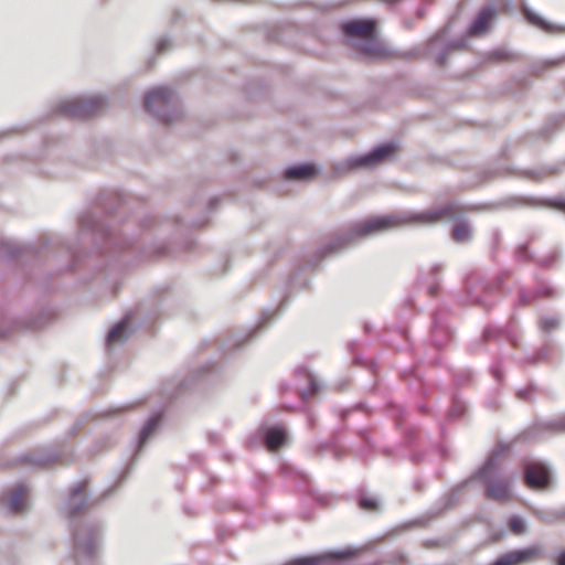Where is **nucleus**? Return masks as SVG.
Wrapping results in <instances>:
<instances>
[{"label":"nucleus","mask_w":565,"mask_h":565,"mask_svg":"<svg viewBox=\"0 0 565 565\" xmlns=\"http://www.w3.org/2000/svg\"><path fill=\"white\" fill-rule=\"evenodd\" d=\"M342 32L350 38H358L363 41L359 50L374 57L386 55V49L376 38V23L373 20H353L341 26Z\"/></svg>","instance_id":"nucleus-1"},{"label":"nucleus","mask_w":565,"mask_h":565,"mask_svg":"<svg viewBox=\"0 0 565 565\" xmlns=\"http://www.w3.org/2000/svg\"><path fill=\"white\" fill-rule=\"evenodd\" d=\"M406 224H409L407 213L374 216L355 224L352 227V234L359 237L367 236L397 228Z\"/></svg>","instance_id":"nucleus-2"},{"label":"nucleus","mask_w":565,"mask_h":565,"mask_svg":"<svg viewBox=\"0 0 565 565\" xmlns=\"http://www.w3.org/2000/svg\"><path fill=\"white\" fill-rule=\"evenodd\" d=\"M466 207L456 202H448L438 207L429 209L417 213H407L409 224L435 225L441 222H449L461 216Z\"/></svg>","instance_id":"nucleus-3"},{"label":"nucleus","mask_w":565,"mask_h":565,"mask_svg":"<svg viewBox=\"0 0 565 565\" xmlns=\"http://www.w3.org/2000/svg\"><path fill=\"white\" fill-rule=\"evenodd\" d=\"M551 482V471L546 465L532 461L524 467V483L527 488L543 491L550 488Z\"/></svg>","instance_id":"nucleus-4"},{"label":"nucleus","mask_w":565,"mask_h":565,"mask_svg":"<svg viewBox=\"0 0 565 565\" xmlns=\"http://www.w3.org/2000/svg\"><path fill=\"white\" fill-rule=\"evenodd\" d=\"M542 557L543 548L539 545H532L525 548L508 552L497 558L491 565H526L537 562Z\"/></svg>","instance_id":"nucleus-5"},{"label":"nucleus","mask_w":565,"mask_h":565,"mask_svg":"<svg viewBox=\"0 0 565 565\" xmlns=\"http://www.w3.org/2000/svg\"><path fill=\"white\" fill-rule=\"evenodd\" d=\"M104 105V99L100 97L73 99L64 105V111L72 117L88 118L99 113Z\"/></svg>","instance_id":"nucleus-6"},{"label":"nucleus","mask_w":565,"mask_h":565,"mask_svg":"<svg viewBox=\"0 0 565 565\" xmlns=\"http://www.w3.org/2000/svg\"><path fill=\"white\" fill-rule=\"evenodd\" d=\"M397 150V146L393 142H387L376 147L371 152L354 158L351 160L350 166L352 168L360 167H374L391 159Z\"/></svg>","instance_id":"nucleus-7"},{"label":"nucleus","mask_w":565,"mask_h":565,"mask_svg":"<svg viewBox=\"0 0 565 565\" xmlns=\"http://www.w3.org/2000/svg\"><path fill=\"white\" fill-rule=\"evenodd\" d=\"M360 551L353 547H347L340 551L329 552L322 555L303 556L288 561L282 565H320L328 559H350L358 556Z\"/></svg>","instance_id":"nucleus-8"},{"label":"nucleus","mask_w":565,"mask_h":565,"mask_svg":"<svg viewBox=\"0 0 565 565\" xmlns=\"http://www.w3.org/2000/svg\"><path fill=\"white\" fill-rule=\"evenodd\" d=\"M172 98V92L168 87H158L148 93L145 98V107L153 114H160L161 108L168 106Z\"/></svg>","instance_id":"nucleus-9"},{"label":"nucleus","mask_w":565,"mask_h":565,"mask_svg":"<svg viewBox=\"0 0 565 565\" xmlns=\"http://www.w3.org/2000/svg\"><path fill=\"white\" fill-rule=\"evenodd\" d=\"M495 17V10L492 7H487L482 9L475 21L472 22L469 34L473 36L482 35L484 34L492 22V20Z\"/></svg>","instance_id":"nucleus-10"},{"label":"nucleus","mask_w":565,"mask_h":565,"mask_svg":"<svg viewBox=\"0 0 565 565\" xmlns=\"http://www.w3.org/2000/svg\"><path fill=\"white\" fill-rule=\"evenodd\" d=\"M286 438L282 427H273L265 433L264 444L269 451H276L286 443Z\"/></svg>","instance_id":"nucleus-11"},{"label":"nucleus","mask_w":565,"mask_h":565,"mask_svg":"<svg viewBox=\"0 0 565 565\" xmlns=\"http://www.w3.org/2000/svg\"><path fill=\"white\" fill-rule=\"evenodd\" d=\"M28 489L24 486L17 487L8 499V507L12 513L22 512L26 505Z\"/></svg>","instance_id":"nucleus-12"},{"label":"nucleus","mask_w":565,"mask_h":565,"mask_svg":"<svg viewBox=\"0 0 565 565\" xmlns=\"http://www.w3.org/2000/svg\"><path fill=\"white\" fill-rule=\"evenodd\" d=\"M487 497L498 501H505L510 497V486L505 480L492 481L487 488Z\"/></svg>","instance_id":"nucleus-13"},{"label":"nucleus","mask_w":565,"mask_h":565,"mask_svg":"<svg viewBox=\"0 0 565 565\" xmlns=\"http://www.w3.org/2000/svg\"><path fill=\"white\" fill-rule=\"evenodd\" d=\"M472 237V230L468 222L458 221L451 231V238L457 243H467Z\"/></svg>","instance_id":"nucleus-14"},{"label":"nucleus","mask_w":565,"mask_h":565,"mask_svg":"<svg viewBox=\"0 0 565 565\" xmlns=\"http://www.w3.org/2000/svg\"><path fill=\"white\" fill-rule=\"evenodd\" d=\"M316 174V169L310 164L292 167L286 170L287 179H309Z\"/></svg>","instance_id":"nucleus-15"},{"label":"nucleus","mask_w":565,"mask_h":565,"mask_svg":"<svg viewBox=\"0 0 565 565\" xmlns=\"http://www.w3.org/2000/svg\"><path fill=\"white\" fill-rule=\"evenodd\" d=\"M127 329H128V322L121 321L118 324H116L108 333L107 342L108 344H114L117 342H121L127 337Z\"/></svg>","instance_id":"nucleus-16"},{"label":"nucleus","mask_w":565,"mask_h":565,"mask_svg":"<svg viewBox=\"0 0 565 565\" xmlns=\"http://www.w3.org/2000/svg\"><path fill=\"white\" fill-rule=\"evenodd\" d=\"M159 423H160V416H153L146 423L142 430L140 431V443L141 444H145L147 441V439L154 433V430L159 426Z\"/></svg>","instance_id":"nucleus-17"},{"label":"nucleus","mask_w":565,"mask_h":565,"mask_svg":"<svg viewBox=\"0 0 565 565\" xmlns=\"http://www.w3.org/2000/svg\"><path fill=\"white\" fill-rule=\"evenodd\" d=\"M524 15H525L526 20L529 22H531L532 24H534L545 31H552L553 28L551 24H548L547 22H545L543 19H541L536 14L532 13L531 11L525 10Z\"/></svg>","instance_id":"nucleus-18"},{"label":"nucleus","mask_w":565,"mask_h":565,"mask_svg":"<svg viewBox=\"0 0 565 565\" xmlns=\"http://www.w3.org/2000/svg\"><path fill=\"white\" fill-rule=\"evenodd\" d=\"M508 524H509V529L511 530V532L516 535L523 534L525 532L524 522L520 516H512L509 520Z\"/></svg>","instance_id":"nucleus-19"},{"label":"nucleus","mask_w":565,"mask_h":565,"mask_svg":"<svg viewBox=\"0 0 565 565\" xmlns=\"http://www.w3.org/2000/svg\"><path fill=\"white\" fill-rule=\"evenodd\" d=\"M380 564L381 565H407V559L403 554L396 553V554L391 555L388 558L384 559Z\"/></svg>","instance_id":"nucleus-20"},{"label":"nucleus","mask_w":565,"mask_h":565,"mask_svg":"<svg viewBox=\"0 0 565 565\" xmlns=\"http://www.w3.org/2000/svg\"><path fill=\"white\" fill-rule=\"evenodd\" d=\"M308 384H309L308 391L302 392L303 398H308L309 396L317 394L319 391V384L312 375H308Z\"/></svg>","instance_id":"nucleus-21"},{"label":"nucleus","mask_w":565,"mask_h":565,"mask_svg":"<svg viewBox=\"0 0 565 565\" xmlns=\"http://www.w3.org/2000/svg\"><path fill=\"white\" fill-rule=\"evenodd\" d=\"M360 507L367 511H376L379 504L375 498L364 497L360 500Z\"/></svg>","instance_id":"nucleus-22"},{"label":"nucleus","mask_w":565,"mask_h":565,"mask_svg":"<svg viewBox=\"0 0 565 565\" xmlns=\"http://www.w3.org/2000/svg\"><path fill=\"white\" fill-rule=\"evenodd\" d=\"M553 428L558 433H565V415L553 423Z\"/></svg>","instance_id":"nucleus-23"},{"label":"nucleus","mask_w":565,"mask_h":565,"mask_svg":"<svg viewBox=\"0 0 565 565\" xmlns=\"http://www.w3.org/2000/svg\"><path fill=\"white\" fill-rule=\"evenodd\" d=\"M86 484L82 483L78 486V488L74 491V498L77 497L81 492H85Z\"/></svg>","instance_id":"nucleus-24"},{"label":"nucleus","mask_w":565,"mask_h":565,"mask_svg":"<svg viewBox=\"0 0 565 565\" xmlns=\"http://www.w3.org/2000/svg\"><path fill=\"white\" fill-rule=\"evenodd\" d=\"M557 565H565V552H563L558 555Z\"/></svg>","instance_id":"nucleus-25"},{"label":"nucleus","mask_w":565,"mask_h":565,"mask_svg":"<svg viewBox=\"0 0 565 565\" xmlns=\"http://www.w3.org/2000/svg\"><path fill=\"white\" fill-rule=\"evenodd\" d=\"M532 179H534L535 181L541 180V178H537V177H535V175H532Z\"/></svg>","instance_id":"nucleus-26"},{"label":"nucleus","mask_w":565,"mask_h":565,"mask_svg":"<svg viewBox=\"0 0 565 565\" xmlns=\"http://www.w3.org/2000/svg\"><path fill=\"white\" fill-rule=\"evenodd\" d=\"M522 301L523 303H527V300H525V298L522 296Z\"/></svg>","instance_id":"nucleus-27"},{"label":"nucleus","mask_w":565,"mask_h":565,"mask_svg":"<svg viewBox=\"0 0 565 565\" xmlns=\"http://www.w3.org/2000/svg\"><path fill=\"white\" fill-rule=\"evenodd\" d=\"M562 209H563V211L565 212V204H563Z\"/></svg>","instance_id":"nucleus-28"}]
</instances>
